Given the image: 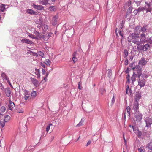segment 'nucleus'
<instances>
[{
    "label": "nucleus",
    "mask_w": 152,
    "mask_h": 152,
    "mask_svg": "<svg viewBox=\"0 0 152 152\" xmlns=\"http://www.w3.org/2000/svg\"><path fill=\"white\" fill-rule=\"evenodd\" d=\"M142 71L140 70H137L135 71L132 75L131 78L132 80V84L134 85V82L136 80V78H138V85L141 88L144 87L145 84L146 80L145 79L141 77Z\"/></svg>",
    "instance_id": "f257e3e1"
},
{
    "label": "nucleus",
    "mask_w": 152,
    "mask_h": 152,
    "mask_svg": "<svg viewBox=\"0 0 152 152\" xmlns=\"http://www.w3.org/2000/svg\"><path fill=\"white\" fill-rule=\"evenodd\" d=\"M127 40L128 42H132L133 43L137 45L141 44L139 34L135 32L130 33L127 38Z\"/></svg>",
    "instance_id": "f03ea898"
},
{
    "label": "nucleus",
    "mask_w": 152,
    "mask_h": 152,
    "mask_svg": "<svg viewBox=\"0 0 152 152\" xmlns=\"http://www.w3.org/2000/svg\"><path fill=\"white\" fill-rule=\"evenodd\" d=\"M135 63V62H134L130 64L129 65V66L131 68V69L134 70L133 73H134V72H135V71L139 69V70H140V71H142V70L141 67L139 65H138L136 66L134 64Z\"/></svg>",
    "instance_id": "7ed1b4c3"
},
{
    "label": "nucleus",
    "mask_w": 152,
    "mask_h": 152,
    "mask_svg": "<svg viewBox=\"0 0 152 152\" xmlns=\"http://www.w3.org/2000/svg\"><path fill=\"white\" fill-rule=\"evenodd\" d=\"M136 120L137 122H140L142 119V115L140 111L135 112L134 114Z\"/></svg>",
    "instance_id": "20e7f679"
},
{
    "label": "nucleus",
    "mask_w": 152,
    "mask_h": 152,
    "mask_svg": "<svg viewBox=\"0 0 152 152\" xmlns=\"http://www.w3.org/2000/svg\"><path fill=\"white\" fill-rule=\"evenodd\" d=\"M144 120L146 123L145 127L148 128H150L151 125L152 124V117H146Z\"/></svg>",
    "instance_id": "39448f33"
},
{
    "label": "nucleus",
    "mask_w": 152,
    "mask_h": 152,
    "mask_svg": "<svg viewBox=\"0 0 152 152\" xmlns=\"http://www.w3.org/2000/svg\"><path fill=\"white\" fill-rule=\"evenodd\" d=\"M10 118V117L8 115L5 116L4 119L2 120L0 122V124L1 127L3 128L5 126V123L9 121Z\"/></svg>",
    "instance_id": "423d86ee"
},
{
    "label": "nucleus",
    "mask_w": 152,
    "mask_h": 152,
    "mask_svg": "<svg viewBox=\"0 0 152 152\" xmlns=\"http://www.w3.org/2000/svg\"><path fill=\"white\" fill-rule=\"evenodd\" d=\"M140 40L141 44L143 43H145L147 42L148 39H146V35L145 34L142 33L140 34Z\"/></svg>",
    "instance_id": "0eeeda50"
},
{
    "label": "nucleus",
    "mask_w": 152,
    "mask_h": 152,
    "mask_svg": "<svg viewBox=\"0 0 152 152\" xmlns=\"http://www.w3.org/2000/svg\"><path fill=\"white\" fill-rule=\"evenodd\" d=\"M139 104L137 102L134 101L133 104L132 109L135 112L139 111Z\"/></svg>",
    "instance_id": "6e6552de"
},
{
    "label": "nucleus",
    "mask_w": 152,
    "mask_h": 152,
    "mask_svg": "<svg viewBox=\"0 0 152 152\" xmlns=\"http://www.w3.org/2000/svg\"><path fill=\"white\" fill-rule=\"evenodd\" d=\"M141 97V93L139 91L136 92L134 96V101L138 102Z\"/></svg>",
    "instance_id": "1a4fd4ad"
},
{
    "label": "nucleus",
    "mask_w": 152,
    "mask_h": 152,
    "mask_svg": "<svg viewBox=\"0 0 152 152\" xmlns=\"http://www.w3.org/2000/svg\"><path fill=\"white\" fill-rule=\"evenodd\" d=\"M30 79L32 83L34 85V86L36 87H37L39 83L38 81L34 78L31 77Z\"/></svg>",
    "instance_id": "9d476101"
},
{
    "label": "nucleus",
    "mask_w": 152,
    "mask_h": 152,
    "mask_svg": "<svg viewBox=\"0 0 152 152\" xmlns=\"http://www.w3.org/2000/svg\"><path fill=\"white\" fill-rule=\"evenodd\" d=\"M32 6L35 9L38 10H44V7L41 5H38L33 4Z\"/></svg>",
    "instance_id": "9b49d317"
},
{
    "label": "nucleus",
    "mask_w": 152,
    "mask_h": 152,
    "mask_svg": "<svg viewBox=\"0 0 152 152\" xmlns=\"http://www.w3.org/2000/svg\"><path fill=\"white\" fill-rule=\"evenodd\" d=\"M58 18V16L56 15L53 17L52 20V24L53 26H55L57 24V20Z\"/></svg>",
    "instance_id": "f8f14e48"
},
{
    "label": "nucleus",
    "mask_w": 152,
    "mask_h": 152,
    "mask_svg": "<svg viewBox=\"0 0 152 152\" xmlns=\"http://www.w3.org/2000/svg\"><path fill=\"white\" fill-rule=\"evenodd\" d=\"M8 109L12 111V108L15 107V105L14 103L10 100L9 103L8 105Z\"/></svg>",
    "instance_id": "ddd939ff"
},
{
    "label": "nucleus",
    "mask_w": 152,
    "mask_h": 152,
    "mask_svg": "<svg viewBox=\"0 0 152 152\" xmlns=\"http://www.w3.org/2000/svg\"><path fill=\"white\" fill-rule=\"evenodd\" d=\"M21 42L23 43H25L31 45L33 43V42L29 39H23L21 40Z\"/></svg>",
    "instance_id": "4468645a"
},
{
    "label": "nucleus",
    "mask_w": 152,
    "mask_h": 152,
    "mask_svg": "<svg viewBox=\"0 0 152 152\" xmlns=\"http://www.w3.org/2000/svg\"><path fill=\"white\" fill-rule=\"evenodd\" d=\"M52 34L51 33H48L45 35H43V39L44 40H47L52 36Z\"/></svg>",
    "instance_id": "2eb2a0df"
},
{
    "label": "nucleus",
    "mask_w": 152,
    "mask_h": 152,
    "mask_svg": "<svg viewBox=\"0 0 152 152\" xmlns=\"http://www.w3.org/2000/svg\"><path fill=\"white\" fill-rule=\"evenodd\" d=\"M4 92L6 94V96L8 97H10L11 91L10 88L9 87H7L4 89Z\"/></svg>",
    "instance_id": "dca6fc26"
},
{
    "label": "nucleus",
    "mask_w": 152,
    "mask_h": 152,
    "mask_svg": "<svg viewBox=\"0 0 152 152\" xmlns=\"http://www.w3.org/2000/svg\"><path fill=\"white\" fill-rule=\"evenodd\" d=\"M147 63V61L145 60V58H143L139 60L138 64L142 65H145Z\"/></svg>",
    "instance_id": "f3484780"
},
{
    "label": "nucleus",
    "mask_w": 152,
    "mask_h": 152,
    "mask_svg": "<svg viewBox=\"0 0 152 152\" xmlns=\"http://www.w3.org/2000/svg\"><path fill=\"white\" fill-rule=\"evenodd\" d=\"M26 12L30 15H37V12L31 9H28Z\"/></svg>",
    "instance_id": "a211bd4d"
},
{
    "label": "nucleus",
    "mask_w": 152,
    "mask_h": 152,
    "mask_svg": "<svg viewBox=\"0 0 152 152\" xmlns=\"http://www.w3.org/2000/svg\"><path fill=\"white\" fill-rule=\"evenodd\" d=\"M15 111L18 113L23 112V110L20 106H18L16 108Z\"/></svg>",
    "instance_id": "6ab92c4d"
},
{
    "label": "nucleus",
    "mask_w": 152,
    "mask_h": 152,
    "mask_svg": "<svg viewBox=\"0 0 152 152\" xmlns=\"http://www.w3.org/2000/svg\"><path fill=\"white\" fill-rule=\"evenodd\" d=\"M35 69V71H36V72H35V74L37 76V78H40V74L39 69L36 68Z\"/></svg>",
    "instance_id": "aec40b11"
},
{
    "label": "nucleus",
    "mask_w": 152,
    "mask_h": 152,
    "mask_svg": "<svg viewBox=\"0 0 152 152\" xmlns=\"http://www.w3.org/2000/svg\"><path fill=\"white\" fill-rule=\"evenodd\" d=\"M126 93L128 95H131L132 93L131 89H129L128 85H127V86L126 90Z\"/></svg>",
    "instance_id": "412c9836"
},
{
    "label": "nucleus",
    "mask_w": 152,
    "mask_h": 152,
    "mask_svg": "<svg viewBox=\"0 0 152 152\" xmlns=\"http://www.w3.org/2000/svg\"><path fill=\"white\" fill-rule=\"evenodd\" d=\"M126 110L128 114L127 115V116L129 117H130L131 115L130 111L131 109L130 108V107H129V106H128L126 107Z\"/></svg>",
    "instance_id": "4be33fe9"
},
{
    "label": "nucleus",
    "mask_w": 152,
    "mask_h": 152,
    "mask_svg": "<svg viewBox=\"0 0 152 152\" xmlns=\"http://www.w3.org/2000/svg\"><path fill=\"white\" fill-rule=\"evenodd\" d=\"M49 0H41L40 1V3L42 5H47L48 4Z\"/></svg>",
    "instance_id": "5701e85b"
},
{
    "label": "nucleus",
    "mask_w": 152,
    "mask_h": 152,
    "mask_svg": "<svg viewBox=\"0 0 152 152\" xmlns=\"http://www.w3.org/2000/svg\"><path fill=\"white\" fill-rule=\"evenodd\" d=\"M31 97L30 98V99H31V98H34L37 95V93L35 91H33L31 94Z\"/></svg>",
    "instance_id": "b1692460"
},
{
    "label": "nucleus",
    "mask_w": 152,
    "mask_h": 152,
    "mask_svg": "<svg viewBox=\"0 0 152 152\" xmlns=\"http://www.w3.org/2000/svg\"><path fill=\"white\" fill-rule=\"evenodd\" d=\"M48 10L50 11H55L56 10V7L53 6H50Z\"/></svg>",
    "instance_id": "393cba45"
},
{
    "label": "nucleus",
    "mask_w": 152,
    "mask_h": 152,
    "mask_svg": "<svg viewBox=\"0 0 152 152\" xmlns=\"http://www.w3.org/2000/svg\"><path fill=\"white\" fill-rule=\"evenodd\" d=\"M137 45L138 46L137 48V49L138 51H140L144 50L143 45Z\"/></svg>",
    "instance_id": "a878e982"
},
{
    "label": "nucleus",
    "mask_w": 152,
    "mask_h": 152,
    "mask_svg": "<svg viewBox=\"0 0 152 152\" xmlns=\"http://www.w3.org/2000/svg\"><path fill=\"white\" fill-rule=\"evenodd\" d=\"M147 26L146 25H144L143 26L141 27L140 29V31L142 33H144L145 32L146 30Z\"/></svg>",
    "instance_id": "bb28decb"
},
{
    "label": "nucleus",
    "mask_w": 152,
    "mask_h": 152,
    "mask_svg": "<svg viewBox=\"0 0 152 152\" xmlns=\"http://www.w3.org/2000/svg\"><path fill=\"white\" fill-rule=\"evenodd\" d=\"M135 134L137 135L138 137L140 138L141 137L142 135V132L139 130H138L137 132H136Z\"/></svg>",
    "instance_id": "cd10ccee"
},
{
    "label": "nucleus",
    "mask_w": 152,
    "mask_h": 152,
    "mask_svg": "<svg viewBox=\"0 0 152 152\" xmlns=\"http://www.w3.org/2000/svg\"><path fill=\"white\" fill-rule=\"evenodd\" d=\"M150 46L148 44H146L143 45L144 51H146L149 48H150Z\"/></svg>",
    "instance_id": "c85d7f7f"
},
{
    "label": "nucleus",
    "mask_w": 152,
    "mask_h": 152,
    "mask_svg": "<svg viewBox=\"0 0 152 152\" xmlns=\"http://www.w3.org/2000/svg\"><path fill=\"white\" fill-rule=\"evenodd\" d=\"M145 10V7L141 6L139 7L137 9L139 12H140L141 11H143Z\"/></svg>",
    "instance_id": "c756f323"
},
{
    "label": "nucleus",
    "mask_w": 152,
    "mask_h": 152,
    "mask_svg": "<svg viewBox=\"0 0 152 152\" xmlns=\"http://www.w3.org/2000/svg\"><path fill=\"white\" fill-rule=\"evenodd\" d=\"M5 9V5L1 4L0 6V11L1 12H3Z\"/></svg>",
    "instance_id": "7c9ffc66"
},
{
    "label": "nucleus",
    "mask_w": 152,
    "mask_h": 152,
    "mask_svg": "<svg viewBox=\"0 0 152 152\" xmlns=\"http://www.w3.org/2000/svg\"><path fill=\"white\" fill-rule=\"evenodd\" d=\"M128 56V51L126 49H124V57L126 58Z\"/></svg>",
    "instance_id": "2f4dec72"
},
{
    "label": "nucleus",
    "mask_w": 152,
    "mask_h": 152,
    "mask_svg": "<svg viewBox=\"0 0 152 152\" xmlns=\"http://www.w3.org/2000/svg\"><path fill=\"white\" fill-rule=\"evenodd\" d=\"M132 128L133 129L134 132L135 133L137 131L139 130V129L136 126H132Z\"/></svg>",
    "instance_id": "473e14b6"
},
{
    "label": "nucleus",
    "mask_w": 152,
    "mask_h": 152,
    "mask_svg": "<svg viewBox=\"0 0 152 152\" xmlns=\"http://www.w3.org/2000/svg\"><path fill=\"white\" fill-rule=\"evenodd\" d=\"M36 32L37 33V34H35L38 37L40 40H41L42 39H43V35H40V33L37 31H36Z\"/></svg>",
    "instance_id": "72a5a7b5"
},
{
    "label": "nucleus",
    "mask_w": 152,
    "mask_h": 152,
    "mask_svg": "<svg viewBox=\"0 0 152 152\" xmlns=\"http://www.w3.org/2000/svg\"><path fill=\"white\" fill-rule=\"evenodd\" d=\"M147 147H148L149 149L151 150L152 152V141L148 144Z\"/></svg>",
    "instance_id": "f704fd0d"
},
{
    "label": "nucleus",
    "mask_w": 152,
    "mask_h": 152,
    "mask_svg": "<svg viewBox=\"0 0 152 152\" xmlns=\"http://www.w3.org/2000/svg\"><path fill=\"white\" fill-rule=\"evenodd\" d=\"M34 148V146H31L30 147H29L28 150V152H32L33 151V149Z\"/></svg>",
    "instance_id": "c9c22d12"
},
{
    "label": "nucleus",
    "mask_w": 152,
    "mask_h": 152,
    "mask_svg": "<svg viewBox=\"0 0 152 152\" xmlns=\"http://www.w3.org/2000/svg\"><path fill=\"white\" fill-rule=\"evenodd\" d=\"M45 63L47 65L49 66L50 65V61L49 59H46Z\"/></svg>",
    "instance_id": "e433bc0d"
},
{
    "label": "nucleus",
    "mask_w": 152,
    "mask_h": 152,
    "mask_svg": "<svg viewBox=\"0 0 152 152\" xmlns=\"http://www.w3.org/2000/svg\"><path fill=\"white\" fill-rule=\"evenodd\" d=\"M119 34L121 36V40L123 39L124 37H123V34H122L121 31L120 29L119 30Z\"/></svg>",
    "instance_id": "4c0bfd02"
},
{
    "label": "nucleus",
    "mask_w": 152,
    "mask_h": 152,
    "mask_svg": "<svg viewBox=\"0 0 152 152\" xmlns=\"http://www.w3.org/2000/svg\"><path fill=\"white\" fill-rule=\"evenodd\" d=\"M108 77H109L112 75V70L110 69H108Z\"/></svg>",
    "instance_id": "58836bf2"
},
{
    "label": "nucleus",
    "mask_w": 152,
    "mask_h": 152,
    "mask_svg": "<svg viewBox=\"0 0 152 152\" xmlns=\"http://www.w3.org/2000/svg\"><path fill=\"white\" fill-rule=\"evenodd\" d=\"M133 7L132 6L130 7L128 9V13L130 14L132 12Z\"/></svg>",
    "instance_id": "ea45409f"
},
{
    "label": "nucleus",
    "mask_w": 152,
    "mask_h": 152,
    "mask_svg": "<svg viewBox=\"0 0 152 152\" xmlns=\"http://www.w3.org/2000/svg\"><path fill=\"white\" fill-rule=\"evenodd\" d=\"M148 42L151 45H152V37H151L148 39Z\"/></svg>",
    "instance_id": "a19ab883"
},
{
    "label": "nucleus",
    "mask_w": 152,
    "mask_h": 152,
    "mask_svg": "<svg viewBox=\"0 0 152 152\" xmlns=\"http://www.w3.org/2000/svg\"><path fill=\"white\" fill-rule=\"evenodd\" d=\"M141 77H142L144 78H147L148 77V76L147 74L144 73H142V75H141Z\"/></svg>",
    "instance_id": "79ce46f5"
},
{
    "label": "nucleus",
    "mask_w": 152,
    "mask_h": 152,
    "mask_svg": "<svg viewBox=\"0 0 152 152\" xmlns=\"http://www.w3.org/2000/svg\"><path fill=\"white\" fill-rule=\"evenodd\" d=\"M52 124H49L47 126L46 128V130L47 132H48L50 129V127L51 125H52Z\"/></svg>",
    "instance_id": "37998d69"
},
{
    "label": "nucleus",
    "mask_w": 152,
    "mask_h": 152,
    "mask_svg": "<svg viewBox=\"0 0 152 152\" xmlns=\"http://www.w3.org/2000/svg\"><path fill=\"white\" fill-rule=\"evenodd\" d=\"M38 54L39 56L42 57H43L44 55V53L41 51H39L38 52Z\"/></svg>",
    "instance_id": "c03bdc74"
},
{
    "label": "nucleus",
    "mask_w": 152,
    "mask_h": 152,
    "mask_svg": "<svg viewBox=\"0 0 152 152\" xmlns=\"http://www.w3.org/2000/svg\"><path fill=\"white\" fill-rule=\"evenodd\" d=\"M0 110L1 112H4L6 110V108L4 106H2L1 107Z\"/></svg>",
    "instance_id": "a18cd8bd"
},
{
    "label": "nucleus",
    "mask_w": 152,
    "mask_h": 152,
    "mask_svg": "<svg viewBox=\"0 0 152 152\" xmlns=\"http://www.w3.org/2000/svg\"><path fill=\"white\" fill-rule=\"evenodd\" d=\"M83 124V122L81 121H80L79 123L76 126V127H79L82 126Z\"/></svg>",
    "instance_id": "49530a36"
},
{
    "label": "nucleus",
    "mask_w": 152,
    "mask_h": 152,
    "mask_svg": "<svg viewBox=\"0 0 152 152\" xmlns=\"http://www.w3.org/2000/svg\"><path fill=\"white\" fill-rule=\"evenodd\" d=\"M72 60L74 63L76 62L77 61V59L76 57H73Z\"/></svg>",
    "instance_id": "de8ad7c7"
},
{
    "label": "nucleus",
    "mask_w": 152,
    "mask_h": 152,
    "mask_svg": "<svg viewBox=\"0 0 152 152\" xmlns=\"http://www.w3.org/2000/svg\"><path fill=\"white\" fill-rule=\"evenodd\" d=\"M138 151L139 152H145V150L142 149V148L141 147L140 148H138Z\"/></svg>",
    "instance_id": "09e8293b"
},
{
    "label": "nucleus",
    "mask_w": 152,
    "mask_h": 152,
    "mask_svg": "<svg viewBox=\"0 0 152 152\" xmlns=\"http://www.w3.org/2000/svg\"><path fill=\"white\" fill-rule=\"evenodd\" d=\"M129 64V61L127 58H126L124 62V64L125 65H127Z\"/></svg>",
    "instance_id": "8fccbe9b"
},
{
    "label": "nucleus",
    "mask_w": 152,
    "mask_h": 152,
    "mask_svg": "<svg viewBox=\"0 0 152 152\" xmlns=\"http://www.w3.org/2000/svg\"><path fill=\"white\" fill-rule=\"evenodd\" d=\"M140 28V26H137L134 28V30L136 31H137L138 30H139Z\"/></svg>",
    "instance_id": "3c124183"
},
{
    "label": "nucleus",
    "mask_w": 152,
    "mask_h": 152,
    "mask_svg": "<svg viewBox=\"0 0 152 152\" xmlns=\"http://www.w3.org/2000/svg\"><path fill=\"white\" fill-rule=\"evenodd\" d=\"M1 76L3 79H4L5 77H6L7 76L4 73H2L1 75Z\"/></svg>",
    "instance_id": "603ef678"
},
{
    "label": "nucleus",
    "mask_w": 152,
    "mask_h": 152,
    "mask_svg": "<svg viewBox=\"0 0 152 152\" xmlns=\"http://www.w3.org/2000/svg\"><path fill=\"white\" fill-rule=\"evenodd\" d=\"M81 84H82V83L80 81L78 83V88L80 90L81 89V88H80V85H81Z\"/></svg>",
    "instance_id": "864d4df0"
},
{
    "label": "nucleus",
    "mask_w": 152,
    "mask_h": 152,
    "mask_svg": "<svg viewBox=\"0 0 152 152\" xmlns=\"http://www.w3.org/2000/svg\"><path fill=\"white\" fill-rule=\"evenodd\" d=\"M115 101V98H114V96L113 95V97L112 98V100H111V102L112 103V104H113Z\"/></svg>",
    "instance_id": "5fc2aeb1"
},
{
    "label": "nucleus",
    "mask_w": 152,
    "mask_h": 152,
    "mask_svg": "<svg viewBox=\"0 0 152 152\" xmlns=\"http://www.w3.org/2000/svg\"><path fill=\"white\" fill-rule=\"evenodd\" d=\"M0 84H1V86H0V87H1V88H0V89L1 90H2V91H3V89H4V86H2V83H0Z\"/></svg>",
    "instance_id": "6e6d98bb"
},
{
    "label": "nucleus",
    "mask_w": 152,
    "mask_h": 152,
    "mask_svg": "<svg viewBox=\"0 0 152 152\" xmlns=\"http://www.w3.org/2000/svg\"><path fill=\"white\" fill-rule=\"evenodd\" d=\"M133 12L134 14V15H136L138 13H139L137 10H135Z\"/></svg>",
    "instance_id": "4d7b16f0"
},
{
    "label": "nucleus",
    "mask_w": 152,
    "mask_h": 152,
    "mask_svg": "<svg viewBox=\"0 0 152 152\" xmlns=\"http://www.w3.org/2000/svg\"><path fill=\"white\" fill-rule=\"evenodd\" d=\"M77 54V51H75L72 55L73 57H76V55Z\"/></svg>",
    "instance_id": "13d9d810"
},
{
    "label": "nucleus",
    "mask_w": 152,
    "mask_h": 152,
    "mask_svg": "<svg viewBox=\"0 0 152 152\" xmlns=\"http://www.w3.org/2000/svg\"><path fill=\"white\" fill-rule=\"evenodd\" d=\"M129 68L128 67H127V69L125 70V72L126 73V74L129 73Z\"/></svg>",
    "instance_id": "bf43d9fd"
},
{
    "label": "nucleus",
    "mask_w": 152,
    "mask_h": 152,
    "mask_svg": "<svg viewBox=\"0 0 152 152\" xmlns=\"http://www.w3.org/2000/svg\"><path fill=\"white\" fill-rule=\"evenodd\" d=\"M132 4V2L131 1V0H129L128 1L127 4V6L128 7H129L130 5Z\"/></svg>",
    "instance_id": "052dcab7"
},
{
    "label": "nucleus",
    "mask_w": 152,
    "mask_h": 152,
    "mask_svg": "<svg viewBox=\"0 0 152 152\" xmlns=\"http://www.w3.org/2000/svg\"><path fill=\"white\" fill-rule=\"evenodd\" d=\"M31 53H33V55L35 56L36 57L38 56V54L36 53H33L31 51H30Z\"/></svg>",
    "instance_id": "680f3d73"
},
{
    "label": "nucleus",
    "mask_w": 152,
    "mask_h": 152,
    "mask_svg": "<svg viewBox=\"0 0 152 152\" xmlns=\"http://www.w3.org/2000/svg\"><path fill=\"white\" fill-rule=\"evenodd\" d=\"M40 65L44 68H45V64L43 63H42V62L40 63Z\"/></svg>",
    "instance_id": "e2e57ef3"
},
{
    "label": "nucleus",
    "mask_w": 152,
    "mask_h": 152,
    "mask_svg": "<svg viewBox=\"0 0 152 152\" xmlns=\"http://www.w3.org/2000/svg\"><path fill=\"white\" fill-rule=\"evenodd\" d=\"M28 36L30 38H31L32 39H33V38H34L35 36L34 35H32L31 34H29Z\"/></svg>",
    "instance_id": "0e129e2a"
},
{
    "label": "nucleus",
    "mask_w": 152,
    "mask_h": 152,
    "mask_svg": "<svg viewBox=\"0 0 152 152\" xmlns=\"http://www.w3.org/2000/svg\"><path fill=\"white\" fill-rule=\"evenodd\" d=\"M91 143V140H89L87 143V144H86V146H88V145H90V144Z\"/></svg>",
    "instance_id": "69168bd1"
},
{
    "label": "nucleus",
    "mask_w": 152,
    "mask_h": 152,
    "mask_svg": "<svg viewBox=\"0 0 152 152\" xmlns=\"http://www.w3.org/2000/svg\"><path fill=\"white\" fill-rule=\"evenodd\" d=\"M136 4L137 6H139L140 5V4L141 3V2L140 1H136Z\"/></svg>",
    "instance_id": "338daca9"
},
{
    "label": "nucleus",
    "mask_w": 152,
    "mask_h": 152,
    "mask_svg": "<svg viewBox=\"0 0 152 152\" xmlns=\"http://www.w3.org/2000/svg\"><path fill=\"white\" fill-rule=\"evenodd\" d=\"M124 25L123 23H121L120 24V28L122 29V28Z\"/></svg>",
    "instance_id": "774afa93"
}]
</instances>
